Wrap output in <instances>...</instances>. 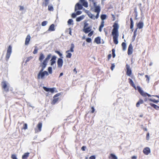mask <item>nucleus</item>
<instances>
[{"label":"nucleus","instance_id":"nucleus-1","mask_svg":"<svg viewBox=\"0 0 159 159\" xmlns=\"http://www.w3.org/2000/svg\"><path fill=\"white\" fill-rule=\"evenodd\" d=\"M48 75V72L46 70L39 71L37 75V78L38 79L43 80L44 79L45 76H47Z\"/></svg>","mask_w":159,"mask_h":159},{"label":"nucleus","instance_id":"nucleus-2","mask_svg":"<svg viewBox=\"0 0 159 159\" xmlns=\"http://www.w3.org/2000/svg\"><path fill=\"white\" fill-rule=\"evenodd\" d=\"M137 90H138L140 94L143 97H145L148 96V97H150L152 96L148 93L144 92L139 86H137Z\"/></svg>","mask_w":159,"mask_h":159},{"label":"nucleus","instance_id":"nucleus-3","mask_svg":"<svg viewBox=\"0 0 159 159\" xmlns=\"http://www.w3.org/2000/svg\"><path fill=\"white\" fill-rule=\"evenodd\" d=\"M75 46L74 44L73 43H72L70 45V48L69 50L67 51L66 52V53H67L66 56V57L67 58H70L72 56V54L69 52H73L74 51V48Z\"/></svg>","mask_w":159,"mask_h":159},{"label":"nucleus","instance_id":"nucleus-4","mask_svg":"<svg viewBox=\"0 0 159 159\" xmlns=\"http://www.w3.org/2000/svg\"><path fill=\"white\" fill-rule=\"evenodd\" d=\"M113 29L112 30L111 34H119L118 29L119 28V25L117 23L115 22L113 25Z\"/></svg>","mask_w":159,"mask_h":159},{"label":"nucleus","instance_id":"nucleus-5","mask_svg":"<svg viewBox=\"0 0 159 159\" xmlns=\"http://www.w3.org/2000/svg\"><path fill=\"white\" fill-rule=\"evenodd\" d=\"M12 52V47L11 45H9L8 48L6 55V60L8 61L10 57L11 56V54Z\"/></svg>","mask_w":159,"mask_h":159},{"label":"nucleus","instance_id":"nucleus-6","mask_svg":"<svg viewBox=\"0 0 159 159\" xmlns=\"http://www.w3.org/2000/svg\"><path fill=\"white\" fill-rule=\"evenodd\" d=\"M111 35L113 37V41L114 43L115 44H117L118 43V38L119 36V34H111Z\"/></svg>","mask_w":159,"mask_h":159},{"label":"nucleus","instance_id":"nucleus-7","mask_svg":"<svg viewBox=\"0 0 159 159\" xmlns=\"http://www.w3.org/2000/svg\"><path fill=\"white\" fill-rule=\"evenodd\" d=\"M43 88L45 91L47 92H50L52 93H54L55 90H56V89L55 88H49L45 86H43Z\"/></svg>","mask_w":159,"mask_h":159},{"label":"nucleus","instance_id":"nucleus-8","mask_svg":"<svg viewBox=\"0 0 159 159\" xmlns=\"http://www.w3.org/2000/svg\"><path fill=\"white\" fill-rule=\"evenodd\" d=\"M42 124L41 122H39L37 126V128H35V133H36L40 132L41 130Z\"/></svg>","mask_w":159,"mask_h":159},{"label":"nucleus","instance_id":"nucleus-9","mask_svg":"<svg viewBox=\"0 0 159 159\" xmlns=\"http://www.w3.org/2000/svg\"><path fill=\"white\" fill-rule=\"evenodd\" d=\"M83 6L81 5L79 2H78L76 3L75 7V11H76L77 10H82L83 8Z\"/></svg>","mask_w":159,"mask_h":159},{"label":"nucleus","instance_id":"nucleus-10","mask_svg":"<svg viewBox=\"0 0 159 159\" xmlns=\"http://www.w3.org/2000/svg\"><path fill=\"white\" fill-rule=\"evenodd\" d=\"M125 67L126 69V74L128 76H130L132 74V70L130 68L129 66L127 64L126 65Z\"/></svg>","mask_w":159,"mask_h":159},{"label":"nucleus","instance_id":"nucleus-11","mask_svg":"<svg viewBox=\"0 0 159 159\" xmlns=\"http://www.w3.org/2000/svg\"><path fill=\"white\" fill-rule=\"evenodd\" d=\"M57 57L56 56L54 55L51 58V59L50 60V65L51 66H53L54 64H55V65H56V60Z\"/></svg>","mask_w":159,"mask_h":159},{"label":"nucleus","instance_id":"nucleus-12","mask_svg":"<svg viewBox=\"0 0 159 159\" xmlns=\"http://www.w3.org/2000/svg\"><path fill=\"white\" fill-rule=\"evenodd\" d=\"M2 87L5 91L7 92L9 91V89L7 87V85L5 81H3L1 84Z\"/></svg>","mask_w":159,"mask_h":159},{"label":"nucleus","instance_id":"nucleus-13","mask_svg":"<svg viewBox=\"0 0 159 159\" xmlns=\"http://www.w3.org/2000/svg\"><path fill=\"white\" fill-rule=\"evenodd\" d=\"M63 64V60L61 58H58L57 61V64L58 67H62Z\"/></svg>","mask_w":159,"mask_h":159},{"label":"nucleus","instance_id":"nucleus-14","mask_svg":"<svg viewBox=\"0 0 159 159\" xmlns=\"http://www.w3.org/2000/svg\"><path fill=\"white\" fill-rule=\"evenodd\" d=\"M85 12L90 18L93 20L95 19V16L92 14L89 11L85 10Z\"/></svg>","mask_w":159,"mask_h":159},{"label":"nucleus","instance_id":"nucleus-15","mask_svg":"<svg viewBox=\"0 0 159 159\" xmlns=\"http://www.w3.org/2000/svg\"><path fill=\"white\" fill-rule=\"evenodd\" d=\"M133 46L131 43H130L128 47V50L127 52L128 54L129 55L131 54L133 52Z\"/></svg>","mask_w":159,"mask_h":159},{"label":"nucleus","instance_id":"nucleus-16","mask_svg":"<svg viewBox=\"0 0 159 159\" xmlns=\"http://www.w3.org/2000/svg\"><path fill=\"white\" fill-rule=\"evenodd\" d=\"M79 3H81V5H83L85 7H88V3L85 0H80Z\"/></svg>","mask_w":159,"mask_h":159},{"label":"nucleus","instance_id":"nucleus-17","mask_svg":"<svg viewBox=\"0 0 159 159\" xmlns=\"http://www.w3.org/2000/svg\"><path fill=\"white\" fill-rule=\"evenodd\" d=\"M151 152L150 148L148 147L144 148L143 150V153L146 155H148Z\"/></svg>","mask_w":159,"mask_h":159},{"label":"nucleus","instance_id":"nucleus-18","mask_svg":"<svg viewBox=\"0 0 159 159\" xmlns=\"http://www.w3.org/2000/svg\"><path fill=\"white\" fill-rule=\"evenodd\" d=\"M92 26H89L85 28H84L83 29V31L86 34H87L89 33L90 31H91Z\"/></svg>","mask_w":159,"mask_h":159},{"label":"nucleus","instance_id":"nucleus-19","mask_svg":"<svg viewBox=\"0 0 159 159\" xmlns=\"http://www.w3.org/2000/svg\"><path fill=\"white\" fill-rule=\"evenodd\" d=\"M144 26V24L142 21H140L137 24V26L138 29H141Z\"/></svg>","mask_w":159,"mask_h":159},{"label":"nucleus","instance_id":"nucleus-20","mask_svg":"<svg viewBox=\"0 0 159 159\" xmlns=\"http://www.w3.org/2000/svg\"><path fill=\"white\" fill-rule=\"evenodd\" d=\"M129 83L130 84V85L132 86L133 87H134L135 89L137 90V87H136L133 81V80L130 78H129L128 79Z\"/></svg>","mask_w":159,"mask_h":159},{"label":"nucleus","instance_id":"nucleus-21","mask_svg":"<svg viewBox=\"0 0 159 159\" xmlns=\"http://www.w3.org/2000/svg\"><path fill=\"white\" fill-rule=\"evenodd\" d=\"M30 39V35H28L26 37L25 40V44L27 45L29 43Z\"/></svg>","mask_w":159,"mask_h":159},{"label":"nucleus","instance_id":"nucleus-22","mask_svg":"<svg viewBox=\"0 0 159 159\" xmlns=\"http://www.w3.org/2000/svg\"><path fill=\"white\" fill-rule=\"evenodd\" d=\"M94 42L97 44H99L101 43V38L100 37H97L94 39Z\"/></svg>","mask_w":159,"mask_h":159},{"label":"nucleus","instance_id":"nucleus-23","mask_svg":"<svg viewBox=\"0 0 159 159\" xmlns=\"http://www.w3.org/2000/svg\"><path fill=\"white\" fill-rule=\"evenodd\" d=\"M150 105L151 106V107H153L155 109L159 110V106L157 105H156L153 104L152 103H149Z\"/></svg>","mask_w":159,"mask_h":159},{"label":"nucleus","instance_id":"nucleus-24","mask_svg":"<svg viewBox=\"0 0 159 159\" xmlns=\"http://www.w3.org/2000/svg\"><path fill=\"white\" fill-rule=\"evenodd\" d=\"M45 58V56L43 53H41L40 54L39 56V60L41 62H42L43 59Z\"/></svg>","mask_w":159,"mask_h":159},{"label":"nucleus","instance_id":"nucleus-25","mask_svg":"<svg viewBox=\"0 0 159 159\" xmlns=\"http://www.w3.org/2000/svg\"><path fill=\"white\" fill-rule=\"evenodd\" d=\"M84 17H85V16L84 15H82L81 16H80L79 17H77L76 19V20L77 22H80L81 20L83 19L84 18Z\"/></svg>","mask_w":159,"mask_h":159},{"label":"nucleus","instance_id":"nucleus-26","mask_svg":"<svg viewBox=\"0 0 159 159\" xmlns=\"http://www.w3.org/2000/svg\"><path fill=\"white\" fill-rule=\"evenodd\" d=\"M55 25L54 24L51 25L48 29V30L49 31H54L55 30Z\"/></svg>","mask_w":159,"mask_h":159},{"label":"nucleus","instance_id":"nucleus-27","mask_svg":"<svg viewBox=\"0 0 159 159\" xmlns=\"http://www.w3.org/2000/svg\"><path fill=\"white\" fill-rule=\"evenodd\" d=\"M109 159H118L117 157L113 153H111L109 157Z\"/></svg>","mask_w":159,"mask_h":159},{"label":"nucleus","instance_id":"nucleus-28","mask_svg":"<svg viewBox=\"0 0 159 159\" xmlns=\"http://www.w3.org/2000/svg\"><path fill=\"white\" fill-rule=\"evenodd\" d=\"M94 12H100L101 8L100 6L98 5L94 7Z\"/></svg>","mask_w":159,"mask_h":159},{"label":"nucleus","instance_id":"nucleus-29","mask_svg":"<svg viewBox=\"0 0 159 159\" xmlns=\"http://www.w3.org/2000/svg\"><path fill=\"white\" fill-rule=\"evenodd\" d=\"M143 99H139V101L137 102L136 104V106L137 107H139L140 106V104H143Z\"/></svg>","mask_w":159,"mask_h":159},{"label":"nucleus","instance_id":"nucleus-30","mask_svg":"<svg viewBox=\"0 0 159 159\" xmlns=\"http://www.w3.org/2000/svg\"><path fill=\"white\" fill-rule=\"evenodd\" d=\"M134 13H135V19L137 20L138 19V18L137 17L138 15V13L137 11V8L136 7H135L134 9Z\"/></svg>","mask_w":159,"mask_h":159},{"label":"nucleus","instance_id":"nucleus-31","mask_svg":"<svg viewBox=\"0 0 159 159\" xmlns=\"http://www.w3.org/2000/svg\"><path fill=\"white\" fill-rule=\"evenodd\" d=\"M121 46L123 50L125 51L126 49V44L125 42H123L121 44Z\"/></svg>","mask_w":159,"mask_h":159},{"label":"nucleus","instance_id":"nucleus-32","mask_svg":"<svg viewBox=\"0 0 159 159\" xmlns=\"http://www.w3.org/2000/svg\"><path fill=\"white\" fill-rule=\"evenodd\" d=\"M29 153L26 152L22 156V159H27V157L29 156Z\"/></svg>","mask_w":159,"mask_h":159},{"label":"nucleus","instance_id":"nucleus-33","mask_svg":"<svg viewBox=\"0 0 159 159\" xmlns=\"http://www.w3.org/2000/svg\"><path fill=\"white\" fill-rule=\"evenodd\" d=\"M51 56H52L51 54L49 53L48 54V55H47L46 57L45 58V59L43 61L48 62V61L50 58Z\"/></svg>","mask_w":159,"mask_h":159},{"label":"nucleus","instance_id":"nucleus-34","mask_svg":"<svg viewBox=\"0 0 159 159\" xmlns=\"http://www.w3.org/2000/svg\"><path fill=\"white\" fill-rule=\"evenodd\" d=\"M107 17V16L105 14H102L100 16V18L102 21H104V20L106 19Z\"/></svg>","mask_w":159,"mask_h":159},{"label":"nucleus","instance_id":"nucleus-35","mask_svg":"<svg viewBox=\"0 0 159 159\" xmlns=\"http://www.w3.org/2000/svg\"><path fill=\"white\" fill-rule=\"evenodd\" d=\"M130 29H133V28L134 27V22L132 17H131L130 18Z\"/></svg>","mask_w":159,"mask_h":159},{"label":"nucleus","instance_id":"nucleus-36","mask_svg":"<svg viewBox=\"0 0 159 159\" xmlns=\"http://www.w3.org/2000/svg\"><path fill=\"white\" fill-rule=\"evenodd\" d=\"M148 100L150 101H151V102H152L155 103H157L158 102H159V101L158 100H156L155 99H152V98H149L148 99Z\"/></svg>","mask_w":159,"mask_h":159},{"label":"nucleus","instance_id":"nucleus-37","mask_svg":"<svg viewBox=\"0 0 159 159\" xmlns=\"http://www.w3.org/2000/svg\"><path fill=\"white\" fill-rule=\"evenodd\" d=\"M58 98H54L53 99L52 101V105H54L56 104V103L57 102V101L58 100Z\"/></svg>","mask_w":159,"mask_h":159},{"label":"nucleus","instance_id":"nucleus-38","mask_svg":"<svg viewBox=\"0 0 159 159\" xmlns=\"http://www.w3.org/2000/svg\"><path fill=\"white\" fill-rule=\"evenodd\" d=\"M50 0H44V2L43 3V5L45 7H47L48 4H49V1Z\"/></svg>","mask_w":159,"mask_h":159},{"label":"nucleus","instance_id":"nucleus-39","mask_svg":"<svg viewBox=\"0 0 159 159\" xmlns=\"http://www.w3.org/2000/svg\"><path fill=\"white\" fill-rule=\"evenodd\" d=\"M73 20L72 19H69L67 21V24L68 25H73L74 24V23H73Z\"/></svg>","mask_w":159,"mask_h":159},{"label":"nucleus","instance_id":"nucleus-40","mask_svg":"<svg viewBox=\"0 0 159 159\" xmlns=\"http://www.w3.org/2000/svg\"><path fill=\"white\" fill-rule=\"evenodd\" d=\"M55 52L57 54L59 55V56L61 57V58H63V57L62 56V54L58 50H55Z\"/></svg>","mask_w":159,"mask_h":159},{"label":"nucleus","instance_id":"nucleus-41","mask_svg":"<svg viewBox=\"0 0 159 159\" xmlns=\"http://www.w3.org/2000/svg\"><path fill=\"white\" fill-rule=\"evenodd\" d=\"M48 10L49 11H53L54 10L53 7L52 5H49L48 6Z\"/></svg>","mask_w":159,"mask_h":159},{"label":"nucleus","instance_id":"nucleus-42","mask_svg":"<svg viewBox=\"0 0 159 159\" xmlns=\"http://www.w3.org/2000/svg\"><path fill=\"white\" fill-rule=\"evenodd\" d=\"M48 73H49L50 74H52V68L51 66H49L48 67Z\"/></svg>","mask_w":159,"mask_h":159},{"label":"nucleus","instance_id":"nucleus-43","mask_svg":"<svg viewBox=\"0 0 159 159\" xmlns=\"http://www.w3.org/2000/svg\"><path fill=\"white\" fill-rule=\"evenodd\" d=\"M47 63L48 62L43 61V62L41 64V65L43 66L44 67H46L47 65Z\"/></svg>","mask_w":159,"mask_h":159},{"label":"nucleus","instance_id":"nucleus-44","mask_svg":"<svg viewBox=\"0 0 159 159\" xmlns=\"http://www.w3.org/2000/svg\"><path fill=\"white\" fill-rule=\"evenodd\" d=\"M111 51L112 52V57L113 58H115L116 57V54L115 53V49L114 48L112 49Z\"/></svg>","mask_w":159,"mask_h":159},{"label":"nucleus","instance_id":"nucleus-45","mask_svg":"<svg viewBox=\"0 0 159 159\" xmlns=\"http://www.w3.org/2000/svg\"><path fill=\"white\" fill-rule=\"evenodd\" d=\"M48 23L47 21H44L42 22L41 25L43 26H46Z\"/></svg>","mask_w":159,"mask_h":159},{"label":"nucleus","instance_id":"nucleus-46","mask_svg":"<svg viewBox=\"0 0 159 159\" xmlns=\"http://www.w3.org/2000/svg\"><path fill=\"white\" fill-rule=\"evenodd\" d=\"M86 41L89 43H90L92 42V39L91 38H87L86 39Z\"/></svg>","mask_w":159,"mask_h":159},{"label":"nucleus","instance_id":"nucleus-47","mask_svg":"<svg viewBox=\"0 0 159 159\" xmlns=\"http://www.w3.org/2000/svg\"><path fill=\"white\" fill-rule=\"evenodd\" d=\"M77 15L76 13H73L72 14L71 16L72 18H75L76 17Z\"/></svg>","mask_w":159,"mask_h":159},{"label":"nucleus","instance_id":"nucleus-48","mask_svg":"<svg viewBox=\"0 0 159 159\" xmlns=\"http://www.w3.org/2000/svg\"><path fill=\"white\" fill-rule=\"evenodd\" d=\"M104 21H102L101 25L99 27L102 28H103V27L104 26Z\"/></svg>","mask_w":159,"mask_h":159},{"label":"nucleus","instance_id":"nucleus-49","mask_svg":"<svg viewBox=\"0 0 159 159\" xmlns=\"http://www.w3.org/2000/svg\"><path fill=\"white\" fill-rule=\"evenodd\" d=\"M93 31H90L89 33L88 36L89 37L91 36L93 34Z\"/></svg>","mask_w":159,"mask_h":159},{"label":"nucleus","instance_id":"nucleus-50","mask_svg":"<svg viewBox=\"0 0 159 159\" xmlns=\"http://www.w3.org/2000/svg\"><path fill=\"white\" fill-rule=\"evenodd\" d=\"M28 128V125L26 123H25L24 125L23 128L25 130L27 129Z\"/></svg>","mask_w":159,"mask_h":159},{"label":"nucleus","instance_id":"nucleus-51","mask_svg":"<svg viewBox=\"0 0 159 159\" xmlns=\"http://www.w3.org/2000/svg\"><path fill=\"white\" fill-rule=\"evenodd\" d=\"M32 58V57L31 56L28 57L25 61V63H26L27 62L30 61Z\"/></svg>","mask_w":159,"mask_h":159},{"label":"nucleus","instance_id":"nucleus-52","mask_svg":"<svg viewBox=\"0 0 159 159\" xmlns=\"http://www.w3.org/2000/svg\"><path fill=\"white\" fill-rule=\"evenodd\" d=\"M115 66L114 63L112 64L111 65V69L112 70H113L114 69V68Z\"/></svg>","mask_w":159,"mask_h":159},{"label":"nucleus","instance_id":"nucleus-53","mask_svg":"<svg viewBox=\"0 0 159 159\" xmlns=\"http://www.w3.org/2000/svg\"><path fill=\"white\" fill-rule=\"evenodd\" d=\"M145 77L147 78L146 81L148 82V83H149L150 80V78L149 76L148 75H145Z\"/></svg>","mask_w":159,"mask_h":159},{"label":"nucleus","instance_id":"nucleus-54","mask_svg":"<svg viewBox=\"0 0 159 159\" xmlns=\"http://www.w3.org/2000/svg\"><path fill=\"white\" fill-rule=\"evenodd\" d=\"M91 2H93V3L94 7L97 6V2H96L94 1V0H92V1H91Z\"/></svg>","mask_w":159,"mask_h":159},{"label":"nucleus","instance_id":"nucleus-55","mask_svg":"<svg viewBox=\"0 0 159 159\" xmlns=\"http://www.w3.org/2000/svg\"><path fill=\"white\" fill-rule=\"evenodd\" d=\"M61 95V93H60L55 94L53 97V98H56Z\"/></svg>","mask_w":159,"mask_h":159},{"label":"nucleus","instance_id":"nucleus-56","mask_svg":"<svg viewBox=\"0 0 159 159\" xmlns=\"http://www.w3.org/2000/svg\"><path fill=\"white\" fill-rule=\"evenodd\" d=\"M11 157L12 159H17L16 156L15 154L12 155Z\"/></svg>","mask_w":159,"mask_h":159},{"label":"nucleus","instance_id":"nucleus-57","mask_svg":"<svg viewBox=\"0 0 159 159\" xmlns=\"http://www.w3.org/2000/svg\"><path fill=\"white\" fill-rule=\"evenodd\" d=\"M89 25V24L87 22H85L84 23V28L87 27V26Z\"/></svg>","mask_w":159,"mask_h":159},{"label":"nucleus","instance_id":"nucleus-58","mask_svg":"<svg viewBox=\"0 0 159 159\" xmlns=\"http://www.w3.org/2000/svg\"><path fill=\"white\" fill-rule=\"evenodd\" d=\"M100 12H96L97 13V14L95 16V19H97L98 18L99 16V14Z\"/></svg>","mask_w":159,"mask_h":159},{"label":"nucleus","instance_id":"nucleus-59","mask_svg":"<svg viewBox=\"0 0 159 159\" xmlns=\"http://www.w3.org/2000/svg\"><path fill=\"white\" fill-rule=\"evenodd\" d=\"M76 11V14L77 15H80V14H81L82 13V11Z\"/></svg>","mask_w":159,"mask_h":159},{"label":"nucleus","instance_id":"nucleus-60","mask_svg":"<svg viewBox=\"0 0 159 159\" xmlns=\"http://www.w3.org/2000/svg\"><path fill=\"white\" fill-rule=\"evenodd\" d=\"M149 139V133L148 132L146 135V139L148 140Z\"/></svg>","mask_w":159,"mask_h":159},{"label":"nucleus","instance_id":"nucleus-61","mask_svg":"<svg viewBox=\"0 0 159 159\" xmlns=\"http://www.w3.org/2000/svg\"><path fill=\"white\" fill-rule=\"evenodd\" d=\"M141 20H143L144 19V17L143 14V12L141 13Z\"/></svg>","mask_w":159,"mask_h":159},{"label":"nucleus","instance_id":"nucleus-62","mask_svg":"<svg viewBox=\"0 0 159 159\" xmlns=\"http://www.w3.org/2000/svg\"><path fill=\"white\" fill-rule=\"evenodd\" d=\"M89 158L90 159H95L96 157L95 155H92L89 157Z\"/></svg>","mask_w":159,"mask_h":159},{"label":"nucleus","instance_id":"nucleus-63","mask_svg":"<svg viewBox=\"0 0 159 159\" xmlns=\"http://www.w3.org/2000/svg\"><path fill=\"white\" fill-rule=\"evenodd\" d=\"M86 148V146H83L81 148V150L83 151H85Z\"/></svg>","mask_w":159,"mask_h":159},{"label":"nucleus","instance_id":"nucleus-64","mask_svg":"<svg viewBox=\"0 0 159 159\" xmlns=\"http://www.w3.org/2000/svg\"><path fill=\"white\" fill-rule=\"evenodd\" d=\"M38 49H34V51L33 52V53L34 54H35L36 53H37V52H38Z\"/></svg>","mask_w":159,"mask_h":159}]
</instances>
